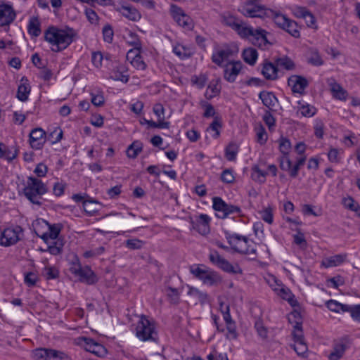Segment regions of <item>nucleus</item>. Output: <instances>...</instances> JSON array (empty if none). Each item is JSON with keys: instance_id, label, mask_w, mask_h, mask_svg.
<instances>
[{"instance_id": "nucleus-1", "label": "nucleus", "mask_w": 360, "mask_h": 360, "mask_svg": "<svg viewBox=\"0 0 360 360\" xmlns=\"http://www.w3.org/2000/svg\"><path fill=\"white\" fill-rule=\"evenodd\" d=\"M77 32L72 28L49 27L44 32V39L52 45L51 51L60 52L68 48L74 41Z\"/></svg>"}, {"instance_id": "nucleus-2", "label": "nucleus", "mask_w": 360, "mask_h": 360, "mask_svg": "<svg viewBox=\"0 0 360 360\" xmlns=\"http://www.w3.org/2000/svg\"><path fill=\"white\" fill-rule=\"evenodd\" d=\"M48 191L46 184L41 180L29 176L27 180L26 186L23 189L25 197L32 203L38 206L41 205L42 195Z\"/></svg>"}, {"instance_id": "nucleus-3", "label": "nucleus", "mask_w": 360, "mask_h": 360, "mask_svg": "<svg viewBox=\"0 0 360 360\" xmlns=\"http://www.w3.org/2000/svg\"><path fill=\"white\" fill-rule=\"evenodd\" d=\"M226 239L234 251L246 255L251 260L257 257V249L255 245L249 244V240L246 236L238 234L226 236Z\"/></svg>"}, {"instance_id": "nucleus-4", "label": "nucleus", "mask_w": 360, "mask_h": 360, "mask_svg": "<svg viewBox=\"0 0 360 360\" xmlns=\"http://www.w3.org/2000/svg\"><path fill=\"white\" fill-rule=\"evenodd\" d=\"M136 335L141 341H154L158 339L155 323L142 315L136 328Z\"/></svg>"}, {"instance_id": "nucleus-5", "label": "nucleus", "mask_w": 360, "mask_h": 360, "mask_svg": "<svg viewBox=\"0 0 360 360\" xmlns=\"http://www.w3.org/2000/svg\"><path fill=\"white\" fill-rule=\"evenodd\" d=\"M209 259L212 264L224 272L232 274H241L243 271L238 264H231L225 258L222 257L215 250H211L209 254Z\"/></svg>"}, {"instance_id": "nucleus-6", "label": "nucleus", "mask_w": 360, "mask_h": 360, "mask_svg": "<svg viewBox=\"0 0 360 360\" xmlns=\"http://www.w3.org/2000/svg\"><path fill=\"white\" fill-rule=\"evenodd\" d=\"M261 1H247L238 8L244 16L248 18H264L266 16L268 9L260 3Z\"/></svg>"}, {"instance_id": "nucleus-7", "label": "nucleus", "mask_w": 360, "mask_h": 360, "mask_svg": "<svg viewBox=\"0 0 360 360\" xmlns=\"http://www.w3.org/2000/svg\"><path fill=\"white\" fill-rule=\"evenodd\" d=\"M221 22L235 30L241 37L245 36L246 33H250L249 26H247L242 20L229 13H224L221 15Z\"/></svg>"}, {"instance_id": "nucleus-8", "label": "nucleus", "mask_w": 360, "mask_h": 360, "mask_svg": "<svg viewBox=\"0 0 360 360\" xmlns=\"http://www.w3.org/2000/svg\"><path fill=\"white\" fill-rule=\"evenodd\" d=\"M130 36L133 38V41L131 42V44L134 46L135 51L134 50H130L128 51L127 54V60H131L130 63L137 70H143L146 68V65L144 63V61L142 60V58L140 55V48H141V43L139 39L136 37V35L135 34L131 33Z\"/></svg>"}, {"instance_id": "nucleus-9", "label": "nucleus", "mask_w": 360, "mask_h": 360, "mask_svg": "<svg viewBox=\"0 0 360 360\" xmlns=\"http://www.w3.org/2000/svg\"><path fill=\"white\" fill-rule=\"evenodd\" d=\"M22 229L16 226L13 228H7L3 231L0 238V245L8 247L15 244L21 240Z\"/></svg>"}, {"instance_id": "nucleus-10", "label": "nucleus", "mask_w": 360, "mask_h": 360, "mask_svg": "<svg viewBox=\"0 0 360 360\" xmlns=\"http://www.w3.org/2000/svg\"><path fill=\"white\" fill-rule=\"evenodd\" d=\"M212 202L213 209L217 212H221V215H218L220 218L224 219L231 214L240 213L241 210L239 207L226 203L220 197L213 198Z\"/></svg>"}, {"instance_id": "nucleus-11", "label": "nucleus", "mask_w": 360, "mask_h": 360, "mask_svg": "<svg viewBox=\"0 0 360 360\" xmlns=\"http://www.w3.org/2000/svg\"><path fill=\"white\" fill-rule=\"evenodd\" d=\"M32 355L34 360H68L64 353L52 349L38 348Z\"/></svg>"}, {"instance_id": "nucleus-12", "label": "nucleus", "mask_w": 360, "mask_h": 360, "mask_svg": "<svg viewBox=\"0 0 360 360\" xmlns=\"http://www.w3.org/2000/svg\"><path fill=\"white\" fill-rule=\"evenodd\" d=\"M250 33H246L245 36H242L243 38H248L252 44L262 49H265L266 45L270 44L266 38V32L261 28L254 30L252 27L249 26Z\"/></svg>"}, {"instance_id": "nucleus-13", "label": "nucleus", "mask_w": 360, "mask_h": 360, "mask_svg": "<svg viewBox=\"0 0 360 360\" xmlns=\"http://www.w3.org/2000/svg\"><path fill=\"white\" fill-rule=\"evenodd\" d=\"M191 272L198 279L201 280L204 284L213 285L220 281V278L214 271H209L206 269L198 266L191 268Z\"/></svg>"}, {"instance_id": "nucleus-14", "label": "nucleus", "mask_w": 360, "mask_h": 360, "mask_svg": "<svg viewBox=\"0 0 360 360\" xmlns=\"http://www.w3.org/2000/svg\"><path fill=\"white\" fill-rule=\"evenodd\" d=\"M242 68L243 64L240 61H231L225 65L224 70V79L229 82H234Z\"/></svg>"}, {"instance_id": "nucleus-15", "label": "nucleus", "mask_w": 360, "mask_h": 360, "mask_svg": "<svg viewBox=\"0 0 360 360\" xmlns=\"http://www.w3.org/2000/svg\"><path fill=\"white\" fill-rule=\"evenodd\" d=\"M30 144L33 149L39 150L46 142V132L41 128H35L30 133Z\"/></svg>"}, {"instance_id": "nucleus-16", "label": "nucleus", "mask_w": 360, "mask_h": 360, "mask_svg": "<svg viewBox=\"0 0 360 360\" xmlns=\"http://www.w3.org/2000/svg\"><path fill=\"white\" fill-rule=\"evenodd\" d=\"M15 12L11 6L0 5V26L9 25L15 18Z\"/></svg>"}, {"instance_id": "nucleus-17", "label": "nucleus", "mask_w": 360, "mask_h": 360, "mask_svg": "<svg viewBox=\"0 0 360 360\" xmlns=\"http://www.w3.org/2000/svg\"><path fill=\"white\" fill-rule=\"evenodd\" d=\"M80 343L86 351L91 352L98 356H101L105 354V348L101 344L96 342L91 338L83 337L81 338Z\"/></svg>"}, {"instance_id": "nucleus-18", "label": "nucleus", "mask_w": 360, "mask_h": 360, "mask_svg": "<svg viewBox=\"0 0 360 360\" xmlns=\"http://www.w3.org/2000/svg\"><path fill=\"white\" fill-rule=\"evenodd\" d=\"M210 217L205 214H201L195 221H193V228L201 235H207L210 233Z\"/></svg>"}, {"instance_id": "nucleus-19", "label": "nucleus", "mask_w": 360, "mask_h": 360, "mask_svg": "<svg viewBox=\"0 0 360 360\" xmlns=\"http://www.w3.org/2000/svg\"><path fill=\"white\" fill-rule=\"evenodd\" d=\"M288 83L291 86L292 91L294 93L300 94L303 93L304 89L308 85L307 80L304 77L298 75H292L289 77Z\"/></svg>"}, {"instance_id": "nucleus-20", "label": "nucleus", "mask_w": 360, "mask_h": 360, "mask_svg": "<svg viewBox=\"0 0 360 360\" xmlns=\"http://www.w3.org/2000/svg\"><path fill=\"white\" fill-rule=\"evenodd\" d=\"M278 68L276 64L264 60L262 63V74L268 80H275L278 77Z\"/></svg>"}, {"instance_id": "nucleus-21", "label": "nucleus", "mask_w": 360, "mask_h": 360, "mask_svg": "<svg viewBox=\"0 0 360 360\" xmlns=\"http://www.w3.org/2000/svg\"><path fill=\"white\" fill-rule=\"evenodd\" d=\"M259 98L262 100V103L269 110H273L274 108L278 103V99L274 93L266 91H262L259 94Z\"/></svg>"}, {"instance_id": "nucleus-22", "label": "nucleus", "mask_w": 360, "mask_h": 360, "mask_svg": "<svg viewBox=\"0 0 360 360\" xmlns=\"http://www.w3.org/2000/svg\"><path fill=\"white\" fill-rule=\"evenodd\" d=\"M20 84L18 86L17 91V98L22 102L28 99L29 94L31 91V87L27 77H23L20 80Z\"/></svg>"}, {"instance_id": "nucleus-23", "label": "nucleus", "mask_w": 360, "mask_h": 360, "mask_svg": "<svg viewBox=\"0 0 360 360\" xmlns=\"http://www.w3.org/2000/svg\"><path fill=\"white\" fill-rule=\"evenodd\" d=\"M280 167L282 170L288 171L290 176L295 178L298 175L300 166L295 163L294 167H292L290 158L285 157L283 159H280Z\"/></svg>"}, {"instance_id": "nucleus-24", "label": "nucleus", "mask_w": 360, "mask_h": 360, "mask_svg": "<svg viewBox=\"0 0 360 360\" xmlns=\"http://www.w3.org/2000/svg\"><path fill=\"white\" fill-rule=\"evenodd\" d=\"M347 256V254H338L326 257L323 259L322 265L326 268L339 266L345 262Z\"/></svg>"}, {"instance_id": "nucleus-25", "label": "nucleus", "mask_w": 360, "mask_h": 360, "mask_svg": "<svg viewBox=\"0 0 360 360\" xmlns=\"http://www.w3.org/2000/svg\"><path fill=\"white\" fill-rule=\"evenodd\" d=\"M232 55V51L229 49H217L212 56L213 63L219 66H222L224 61L227 60Z\"/></svg>"}, {"instance_id": "nucleus-26", "label": "nucleus", "mask_w": 360, "mask_h": 360, "mask_svg": "<svg viewBox=\"0 0 360 360\" xmlns=\"http://www.w3.org/2000/svg\"><path fill=\"white\" fill-rule=\"evenodd\" d=\"M123 16L132 21H137L141 18L139 12L132 6H122L118 8Z\"/></svg>"}, {"instance_id": "nucleus-27", "label": "nucleus", "mask_w": 360, "mask_h": 360, "mask_svg": "<svg viewBox=\"0 0 360 360\" xmlns=\"http://www.w3.org/2000/svg\"><path fill=\"white\" fill-rule=\"evenodd\" d=\"M77 276L81 281L85 282L87 284H94L97 281L96 275L88 266L84 267Z\"/></svg>"}, {"instance_id": "nucleus-28", "label": "nucleus", "mask_w": 360, "mask_h": 360, "mask_svg": "<svg viewBox=\"0 0 360 360\" xmlns=\"http://www.w3.org/2000/svg\"><path fill=\"white\" fill-rule=\"evenodd\" d=\"M242 56L244 61L250 65L255 64L258 57L257 50L253 48H248L244 49Z\"/></svg>"}, {"instance_id": "nucleus-29", "label": "nucleus", "mask_w": 360, "mask_h": 360, "mask_svg": "<svg viewBox=\"0 0 360 360\" xmlns=\"http://www.w3.org/2000/svg\"><path fill=\"white\" fill-rule=\"evenodd\" d=\"M27 30L30 35L37 37L41 34L40 22L37 18H32L28 23Z\"/></svg>"}, {"instance_id": "nucleus-30", "label": "nucleus", "mask_w": 360, "mask_h": 360, "mask_svg": "<svg viewBox=\"0 0 360 360\" xmlns=\"http://www.w3.org/2000/svg\"><path fill=\"white\" fill-rule=\"evenodd\" d=\"M300 16L304 19L308 27H314L315 25L316 20L313 14L309 12L307 8L300 7L298 8Z\"/></svg>"}, {"instance_id": "nucleus-31", "label": "nucleus", "mask_w": 360, "mask_h": 360, "mask_svg": "<svg viewBox=\"0 0 360 360\" xmlns=\"http://www.w3.org/2000/svg\"><path fill=\"white\" fill-rule=\"evenodd\" d=\"M99 202L95 200H84L83 202V209L89 216L94 215L98 211Z\"/></svg>"}, {"instance_id": "nucleus-32", "label": "nucleus", "mask_w": 360, "mask_h": 360, "mask_svg": "<svg viewBox=\"0 0 360 360\" xmlns=\"http://www.w3.org/2000/svg\"><path fill=\"white\" fill-rule=\"evenodd\" d=\"M346 349V346L343 343L336 344L333 351L328 356L329 360H338L340 359L344 354Z\"/></svg>"}, {"instance_id": "nucleus-33", "label": "nucleus", "mask_w": 360, "mask_h": 360, "mask_svg": "<svg viewBox=\"0 0 360 360\" xmlns=\"http://www.w3.org/2000/svg\"><path fill=\"white\" fill-rule=\"evenodd\" d=\"M278 295L283 300H287L292 307L297 305V301L288 288H281L278 291Z\"/></svg>"}, {"instance_id": "nucleus-34", "label": "nucleus", "mask_w": 360, "mask_h": 360, "mask_svg": "<svg viewBox=\"0 0 360 360\" xmlns=\"http://www.w3.org/2000/svg\"><path fill=\"white\" fill-rule=\"evenodd\" d=\"M252 179L257 182L264 183L266 180L267 172L262 170L257 165H255L252 168Z\"/></svg>"}, {"instance_id": "nucleus-35", "label": "nucleus", "mask_w": 360, "mask_h": 360, "mask_svg": "<svg viewBox=\"0 0 360 360\" xmlns=\"http://www.w3.org/2000/svg\"><path fill=\"white\" fill-rule=\"evenodd\" d=\"M347 305L338 302V301L330 300L326 302V306L332 311L335 312H346L347 310Z\"/></svg>"}, {"instance_id": "nucleus-36", "label": "nucleus", "mask_w": 360, "mask_h": 360, "mask_svg": "<svg viewBox=\"0 0 360 360\" xmlns=\"http://www.w3.org/2000/svg\"><path fill=\"white\" fill-rule=\"evenodd\" d=\"M173 52L181 59L189 58L192 54L190 49L181 44L174 46Z\"/></svg>"}, {"instance_id": "nucleus-37", "label": "nucleus", "mask_w": 360, "mask_h": 360, "mask_svg": "<svg viewBox=\"0 0 360 360\" xmlns=\"http://www.w3.org/2000/svg\"><path fill=\"white\" fill-rule=\"evenodd\" d=\"M141 150L142 143L139 141H134L128 147L127 155L130 158H135Z\"/></svg>"}, {"instance_id": "nucleus-38", "label": "nucleus", "mask_w": 360, "mask_h": 360, "mask_svg": "<svg viewBox=\"0 0 360 360\" xmlns=\"http://www.w3.org/2000/svg\"><path fill=\"white\" fill-rule=\"evenodd\" d=\"M222 127V122L221 119L216 116L214 118V120L210 124L209 127L207 128L208 130H212L214 131V134L212 136L213 138L217 139L220 136V129Z\"/></svg>"}, {"instance_id": "nucleus-39", "label": "nucleus", "mask_w": 360, "mask_h": 360, "mask_svg": "<svg viewBox=\"0 0 360 360\" xmlns=\"http://www.w3.org/2000/svg\"><path fill=\"white\" fill-rule=\"evenodd\" d=\"M291 148V143L289 139L281 137L279 139V149L283 155L281 156V159H283L285 157H289V151Z\"/></svg>"}, {"instance_id": "nucleus-40", "label": "nucleus", "mask_w": 360, "mask_h": 360, "mask_svg": "<svg viewBox=\"0 0 360 360\" xmlns=\"http://www.w3.org/2000/svg\"><path fill=\"white\" fill-rule=\"evenodd\" d=\"M188 295L197 299L201 304H204L207 300V295L205 292H202L193 287L189 288Z\"/></svg>"}, {"instance_id": "nucleus-41", "label": "nucleus", "mask_w": 360, "mask_h": 360, "mask_svg": "<svg viewBox=\"0 0 360 360\" xmlns=\"http://www.w3.org/2000/svg\"><path fill=\"white\" fill-rule=\"evenodd\" d=\"M277 68L281 67L287 70H291L295 68L293 61L288 57L279 58L276 60Z\"/></svg>"}, {"instance_id": "nucleus-42", "label": "nucleus", "mask_w": 360, "mask_h": 360, "mask_svg": "<svg viewBox=\"0 0 360 360\" xmlns=\"http://www.w3.org/2000/svg\"><path fill=\"white\" fill-rule=\"evenodd\" d=\"M283 30L294 37L297 38L300 37L298 25L294 20H289L286 26L284 27Z\"/></svg>"}, {"instance_id": "nucleus-43", "label": "nucleus", "mask_w": 360, "mask_h": 360, "mask_svg": "<svg viewBox=\"0 0 360 360\" xmlns=\"http://www.w3.org/2000/svg\"><path fill=\"white\" fill-rule=\"evenodd\" d=\"M238 153V146L236 143H231L226 148L225 156L229 161H233L236 159Z\"/></svg>"}, {"instance_id": "nucleus-44", "label": "nucleus", "mask_w": 360, "mask_h": 360, "mask_svg": "<svg viewBox=\"0 0 360 360\" xmlns=\"http://www.w3.org/2000/svg\"><path fill=\"white\" fill-rule=\"evenodd\" d=\"M297 354L302 357H306L308 347L304 341L297 342L291 345Z\"/></svg>"}, {"instance_id": "nucleus-45", "label": "nucleus", "mask_w": 360, "mask_h": 360, "mask_svg": "<svg viewBox=\"0 0 360 360\" xmlns=\"http://www.w3.org/2000/svg\"><path fill=\"white\" fill-rule=\"evenodd\" d=\"M49 236L51 240H56L62 229V225L60 224H49Z\"/></svg>"}, {"instance_id": "nucleus-46", "label": "nucleus", "mask_w": 360, "mask_h": 360, "mask_svg": "<svg viewBox=\"0 0 360 360\" xmlns=\"http://www.w3.org/2000/svg\"><path fill=\"white\" fill-rule=\"evenodd\" d=\"M347 312H349L352 319L360 322V304L347 305Z\"/></svg>"}, {"instance_id": "nucleus-47", "label": "nucleus", "mask_w": 360, "mask_h": 360, "mask_svg": "<svg viewBox=\"0 0 360 360\" xmlns=\"http://www.w3.org/2000/svg\"><path fill=\"white\" fill-rule=\"evenodd\" d=\"M176 22L183 27L191 29L192 27L191 18L184 13L179 14L176 16Z\"/></svg>"}, {"instance_id": "nucleus-48", "label": "nucleus", "mask_w": 360, "mask_h": 360, "mask_svg": "<svg viewBox=\"0 0 360 360\" xmlns=\"http://www.w3.org/2000/svg\"><path fill=\"white\" fill-rule=\"evenodd\" d=\"M331 90H332L333 95L335 98L340 99V100L346 99L347 92L339 84H333L331 88Z\"/></svg>"}, {"instance_id": "nucleus-49", "label": "nucleus", "mask_w": 360, "mask_h": 360, "mask_svg": "<svg viewBox=\"0 0 360 360\" xmlns=\"http://www.w3.org/2000/svg\"><path fill=\"white\" fill-rule=\"evenodd\" d=\"M124 67L119 68L118 70H114L111 78L115 80H120L121 82L127 83L129 80V75H124Z\"/></svg>"}, {"instance_id": "nucleus-50", "label": "nucleus", "mask_w": 360, "mask_h": 360, "mask_svg": "<svg viewBox=\"0 0 360 360\" xmlns=\"http://www.w3.org/2000/svg\"><path fill=\"white\" fill-rule=\"evenodd\" d=\"M342 204L346 207L352 211L357 212L360 210L359 204L356 203L352 197L344 198L342 199Z\"/></svg>"}, {"instance_id": "nucleus-51", "label": "nucleus", "mask_w": 360, "mask_h": 360, "mask_svg": "<svg viewBox=\"0 0 360 360\" xmlns=\"http://www.w3.org/2000/svg\"><path fill=\"white\" fill-rule=\"evenodd\" d=\"M167 295L172 304H177L179 301V292L176 288L168 287Z\"/></svg>"}, {"instance_id": "nucleus-52", "label": "nucleus", "mask_w": 360, "mask_h": 360, "mask_svg": "<svg viewBox=\"0 0 360 360\" xmlns=\"http://www.w3.org/2000/svg\"><path fill=\"white\" fill-rule=\"evenodd\" d=\"M292 336H293L295 343L297 342H303L304 341L301 323H296L295 326H294Z\"/></svg>"}, {"instance_id": "nucleus-53", "label": "nucleus", "mask_w": 360, "mask_h": 360, "mask_svg": "<svg viewBox=\"0 0 360 360\" xmlns=\"http://www.w3.org/2000/svg\"><path fill=\"white\" fill-rule=\"evenodd\" d=\"M308 62L316 66L321 65L323 63V60L316 51H311L310 56L308 58Z\"/></svg>"}, {"instance_id": "nucleus-54", "label": "nucleus", "mask_w": 360, "mask_h": 360, "mask_svg": "<svg viewBox=\"0 0 360 360\" xmlns=\"http://www.w3.org/2000/svg\"><path fill=\"white\" fill-rule=\"evenodd\" d=\"M103 39L108 43H111L113 39L114 32L110 25H106L103 28Z\"/></svg>"}, {"instance_id": "nucleus-55", "label": "nucleus", "mask_w": 360, "mask_h": 360, "mask_svg": "<svg viewBox=\"0 0 360 360\" xmlns=\"http://www.w3.org/2000/svg\"><path fill=\"white\" fill-rule=\"evenodd\" d=\"M25 283L29 287L34 286L38 281V276L33 272H28L25 275Z\"/></svg>"}, {"instance_id": "nucleus-56", "label": "nucleus", "mask_w": 360, "mask_h": 360, "mask_svg": "<svg viewBox=\"0 0 360 360\" xmlns=\"http://www.w3.org/2000/svg\"><path fill=\"white\" fill-rule=\"evenodd\" d=\"M314 134L319 139H322L324 133V124L321 120H316L314 124Z\"/></svg>"}, {"instance_id": "nucleus-57", "label": "nucleus", "mask_w": 360, "mask_h": 360, "mask_svg": "<svg viewBox=\"0 0 360 360\" xmlns=\"http://www.w3.org/2000/svg\"><path fill=\"white\" fill-rule=\"evenodd\" d=\"M143 242L139 239H128L126 240V246L131 250H139L142 248Z\"/></svg>"}, {"instance_id": "nucleus-58", "label": "nucleus", "mask_w": 360, "mask_h": 360, "mask_svg": "<svg viewBox=\"0 0 360 360\" xmlns=\"http://www.w3.org/2000/svg\"><path fill=\"white\" fill-rule=\"evenodd\" d=\"M220 82V79L218 78L216 80H212L210 82L208 89H210L212 94L210 95V98H212L214 96L219 94L220 93V88L219 87V84Z\"/></svg>"}, {"instance_id": "nucleus-59", "label": "nucleus", "mask_w": 360, "mask_h": 360, "mask_svg": "<svg viewBox=\"0 0 360 360\" xmlns=\"http://www.w3.org/2000/svg\"><path fill=\"white\" fill-rule=\"evenodd\" d=\"M153 112L158 117V120L165 121V109L162 104L156 103L154 105L153 108Z\"/></svg>"}, {"instance_id": "nucleus-60", "label": "nucleus", "mask_w": 360, "mask_h": 360, "mask_svg": "<svg viewBox=\"0 0 360 360\" xmlns=\"http://www.w3.org/2000/svg\"><path fill=\"white\" fill-rule=\"evenodd\" d=\"M262 219L271 224L273 222V213L272 210L270 207L266 208L260 212Z\"/></svg>"}, {"instance_id": "nucleus-61", "label": "nucleus", "mask_w": 360, "mask_h": 360, "mask_svg": "<svg viewBox=\"0 0 360 360\" xmlns=\"http://www.w3.org/2000/svg\"><path fill=\"white\" fill-rule=\"evenodd\" d=\"M316 112V109L309 105H303L300 108V113L304 117H312Z\"/></svg>"}, {"instance_id": "nucleus-62", "label": "nucleus", "mask_w": 360, "mask_h": 360, "mask_svg": "<svg viewBox=\"0 0 360 360\" xmlns=\"http://www.w3.org/2000/svg\"><path fill=\"white\" fill-rule=\"evenodd\" d=\"M263 120L265 122V124L269 127V129L270 130L275 127V118L273 117V115L269 110L265 112L263 116Z\"/></svg>"}, {"instance_id": "nucleus-63", "label": "nucleus", "mask_w": 360, "mask_h": 360, "mask_svg": "<svg viewBox=\"0 0 360 360\" xmlns=\"http://www.w3.org/2000/svg\"><path fill=\"white\" fill-rule=\"evenodd\" d=\"M221 179L224 183L231 184L234 181L235 178L233 175L232 171L227 169L223 171L221 175Z\"/></svg>"}, {"instance_id": "nucleus-64", "label": "nucleus", "mask_w": 360, "mask_h": 360, "mask_svg": "<svg viewBox=\"0 0 360 360\" xmlns=\"http://www.w3.org/2000/svg\"><path fill=\"white\" fill-rule=\"evenodd\" d=\"M48 172V167L46 165L43 163H39L37 165L36 168L34 170V173L38 177H44L46 176Z\"/></svg>"}]
</instances>
